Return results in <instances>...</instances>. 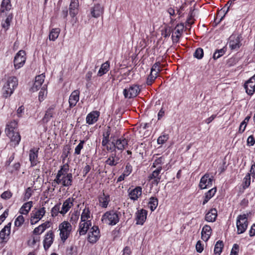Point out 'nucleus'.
<instances>
[{
  "mask_svg": "<svg viewBox=\"0 0 255 255\" xmlns=\"http://www.w3.org/2000/svg\"><path fill=\"white\" fill-rule=\"evenodd\" d=\"M121 213L114 210L107 211L102 216V221L109 225L114 226L120 220Z\"/></svg>",
  "mask_w": 255,
  "mask_h": 255,
  "instance_id": "nucleus-1",
  "label": "nucleus"
},
{
  "mask_svg": "<svg viewBox=\"0 0 255 255\" xmlns=\"http://www.w3.org/2000/svg\"><path fill=\"white\" fill-rule=\"evenodd\" d=\"M248 214H244L238 216L236 223L237 234H243L246 231L248 225Z\"/></svg>",
  "mask_w": 255,
  "mask_h": 255,
  "instance_id": "nucleus-2",
  "label": "nucleus"
},
{
  "mask_svg": "<svg viewBox=\"0 0 255 255\" xmlns=\"http://www.w3.org/2000/svg\"><path fill=\"white\" fill-rule=\"evenodd\" d=\"M16 129L7 125L5 128L6 135L10 139L11 142H14V146L17 145L21 140L20 134Z\"/></svg>",
  "mask_w": 255,
  "mask_h": 255,
  "instance_id": "nucleus-3",
  "label": "nucleus"
},
{
  "mask_svg": "<svg viewBox=\"0 0 255 255\" xmlns=\"http://www.w3.org/2000/svg\"><path fill=\"white\" fill-rule=\"evenodd\" d=\"M59 229L60 231V236L61 239L63 242H64L70 235L72 226L69 222L64 221L60 224Z\"/></svg>",
  "mask_w": 255,
  "mask_h": 255,
  "instance_id": "nucleus-4",
  "label": "nucleus"
},
{
  "mask_svg": "<svg viewBox=\"0 0 255 255\" xmlns=\"http://www.w3.org/2000/svg\"><path fill=\"white\" fill-rule=\"evenodd\" d=\"M26 60L25 52L24 50L19 51L14 57V66L16 69L23 66Z\"/></svg>",
  "mask_w": 255,
  "mask_h": 255,
  "instance_id": "nucleus-5",
  "label": "nucleus"
},
{
  "mask_svg": "<svg viewBox=\"0 0 255 255\" xmlns=\"http://www.w3.org/2000/svg\"><path fill=\"white\" fill-rule=\"evenodd\" d=\"M140 92L138 86L133 85L128 88H125L124 90L123 94L126 98L131 99L137 96Z\"/></svg>",
  "mask_w": 255,
  "mask_h": 255,
  "instance_id": "nucleus-6",
  "label": "nucleus"
},
{
  "mask_svg": "<svg viewBox=\"0 0 255 255\" xmlns=\"http://www.w3.org/2000/svg\"><path fill=\"white\" fill-rule=\"evenodd\" d=\"M128 139L123 136L116 140L113 139L112 141V144L113 145L114 148L113 150L115 151V149L117 148L118 150L123 151L128 147Z\"/></svg>",
  "mask_w": 255,
  "mask_h": 255,
  "instance_id": "nucleus-7",
  "label": "nucleus"
},
{
  "mask_svg": "<svg viewBox=\"0 0 255 255\" xmlns=\"http://www.w3.org/2000/svg\"><path fill=\"white\" fill-rule=\"evenodd\" d=\"M242 37L241 35L236 34H232L229 38V47L231 50H238L241 45L240 38Z\"/></svg>",
  "mask_w": 255,
  "mask_h": 255,
  "instance_id": "nucleus-8",
  "label": "nucleus"
},
{
  "mask_svg": "<svg viewBox=\"0 0 255 255\" xmlns=\"http://www.w3.org/2000/svg\"><path fill=\"white\" fill-rule=\"evenodd\" d=\"M244 87L249 95L254 94L255 92V74L245 83Z\"/></svg>",
  "mask_w": 255,
  "mask_h": 255,
  "instance_id": "nucleus-9",
  "label": "nucleus"
},
{
  "mask_svg": "<svg viewBox=\"0 0 255 255\" xmlns=\"http://www.w3.org/2000/svg\"><path fill=\"white\" fill-rule=\"evenodd\" d=\"M100 230L98 226H94L91 229L88 235V241L92 244L95 243L99 239Z\"/></svg>",
  "mask_w": 255,
  "mask_h": 255,
  "instance_id": "nucleus-10",
  "label": "nucleus"
},
{
  "mask_svg": "<svg viewBox=\"0 0 255 255\" xmlns=\"http://www.w3.org/2000/svg\"><path fill=\"white\" fill-rule=\"evenodd\" d=\"M147 214V211L145 209L137 210L135 213L136 224L142 225L146 219Z\"/></svg>",
  "mask_w": 255,
  "mask_h": 255,
  "instance_id": "nucleus-11",
  "label": "nucleus"
},
{
  "mask_svg": "<svg viewBox=\"0 0 255 255\" xmlns=\"http://www.w3.org/2000/svg\"><path fill=\"white\" fill-rule=\"evenodd\" d=\"M213 177H210L209 174H206L202 177L199 183V187L201 189H204L212 185Z\"/></svg>",
  "mask_w": 255,
  "mask_h": 255,
  "instance_id": "nucleus-12",
  "label": "nucleus"
},
{
  "mask_svg": "<svg viewBox=\"0 0 255 255\" xmlns=\"http://www.w3.org/2000/svg\"><path fill=\"white\" fill-rule=\"evenodd\" d=\"M11 223H8L0 232V239L1 243H6L10 233Z\"/></svg>",
  "mask_w": 255,
  "mask_h": 255,
  "instance_id": "nucleus-13",
  "label": "nucleus"
},
{
  "mask_svg": "<svg viewBox=\"0 0 255 255\" xmlns=\"http://www.w3.org/2000/svg\"><path fill=\"white\" fill-rule=\"evenodd\" d=\"M54 234L52 231H48L45 236L43 241V247L45 250H47L53 242Z\"/></svg>",
  "mask_w": 255,
  "mask_h": 255,
  "instance_id": "nucleus-14",
  "label": "nucleus"
},
{
  "mask_svg": "<svg viewBox=\"0 0 255 255\" xmlns=\"http://www.w3.org/2000/svg\"><path fill=\"white\" fill-rule=\"evenodd\" d=\"M39 148H31L29 150V160L31 163V166L33 167L37 164L38 162V154Z\"/></svg>",
  "mask_w": 255,
  "mask_h": 255,
  "instance_id": "nucleus-15",
  "label": "nucleus"
},
{
  "mask_svg": "<svg viewBox=\"0 0 255 255\" xmlns=\"http://www.w3.org/2000/svg\"><path fill=\"white\" fill-rule=\"evenodd\" d=\"M79 0H71L69 5V14L72 17H74L79 12Z\"/></svg>",
  "mask_w": 255,
  "mask_h": 255,
  "instance_id": "nucleus-16",
  "label": "nucleus"
},
{
  "mask_svg": "<svg viewBox=\"0 0 255 255\" xmlns=\"http://www.w3.org/2000/svg\"><path fill=\"white\" fill-rule=\"evenodd\" d=\"M104 7L100 4H95L91 9V14L92 16L97 18L100 16L104 12Z\"/></svg>",
  "mask_w": 255,
  "mask_h": 255,
  "instance_id": "nucleus-17",
  "label": "nucleus"
},
{
  "mask_svg": "<svg viewBox=\"0 0 255 255\" xmlns=\"http://www.w3.org/2000/svg\"><path fill=\"white\" fill-rule=\"evenodd\" d=\"M100 112L94 111L88 114L86 117V123L89 125H92L96 123L100 116Z\"/></svg>",
  "mask_w": 255,
  "mask_h": 255,
  "instance_id": "nucleus-18",
  "label": "nucleus"
},
{
  "mask_svg": "<svg viewBox=\"0 0 255 255\" xmlns=\"http://www.w3.org/2000/svg\"><path fill=\"white\" fill-rule=\"evenodd\" d=\"M80 92L78 90H75L72 92L69 99V103L70 108L76 106L77 103L79 100Z\"/></svg>",
  "mask_w": 255,
  "mask_h": 255,
  "instance_id": "nucleus-19",
  "label": "nucleus"
},
{
  "mask_svg": "<svg viewBox=\"0 0 255 255\" xmlns=\"http://www.w3.org/2000/svg\"><path fill=\"white\" fill-rule=\"evenodd\" d=\"M44 77L43 74L35 77V82L31 88L32 92L37 91L40 88L44 82Z\"/></svg>",
  "mask_w": 255,
  "mask_h": 255,
  "instance_id": "nucleus-20",
  "label": "nucleus"
},
{
  "mask_svg": "<svg viewBox=\"0 0 255 255\" xmlns=\"http://www.w3.org/2000/svg\"><path fill=\"white\" fill-rule=\"evenodd\" d=\"M73 198H69L66 199L63 204L62 210L60 211V213L62 215L66 214L73 206Z\"/></svg>",
  "mask_w": 255,
  "mask_h": 255,
  "instance_id": "nucleus-21",
  "label": "nucleus"
},
{
  "mask_svg": "<svg viewBox=\"0 0 255 255\" xmlns=\"http://www.w3.org/2000/svg\"><path fill=\"white\" fill-rule=\"evenodd\" d=\"M141 193L142 188L140 186H137L129 192L128 195L130 199L135 201L141 195Z\"/></svg>",
  "mask_w": 255,
  "mask_h": 255,
  "instance_id": "nucleus-22",
  "label": "nucleus"
},
{
  "mask_svg": "<svg viewBox=\"0 0 255 255\" xmlns=\"http://www.w3.org/2000/svg\"><path fill=\"white\" fill-rule=\"evenodd\" d=\"M217 217V210L216 208L211 209L205 215V219L208 222H214Z\"/></svg>",
  "mask_w": 255,
  "mask_h": 255,
  "instance_id": "nucleus-23",
  "label": "nucleus"
},
{
  "mask_svg": "<svg viewBox=\"0 0 255 255\" xmlns=\"http://www.w3.org/2000/svg\"><path fill=\"white\" fill-rule=\"evenodd\" d=\"M55 106L52 105L46 111L45 115L42 119L44 123H47L53 117V115L55 114Z\"/></svg>",
  "mask_w": 255,
  "mask_h": 255,
  "instance_id": "nucleus-24",
  "label": "nucleus"
},
{
  "mask_svg": "<svg viewBox=\"0 0 255 255\" xmlns=\"http://www.w3.org/2000/svg\"><path fill=\"white\" fill-rule=\"evenodd\" d=\"M50 227V222L46 221L45 223L39 225L38 227L35 228L33 231V234L34 235H39L42 233L47 228Z\"/></svg>",
  "mask_w": 255,
  "mask_h": 255,
  "instance_id": "nucleus-25",
  "label": "nucleus"
},
{
  "mask_svg": "<svg viewBox=\"0 0 255 255\" xmlns=\"http://www.w3.org/2000/svg\"><path fill=\"white\" fill-rule=\"evenodd\" d=\"M17 84L18 81L17 78L15 77H10L8 79L7 82L3 86H6V88H10L14 91V89L17 87Z\"/></svg>",
  "mask_w": 255,
  "mask_h": 255,
  "instance_id": "nucleus-26",
  "label": "nucleus"
},
{
  "mask_svg": "<svg viewBox=\"0 0 255 255\" xmlns=\"http://www.w3.org/2000/svg\"><path fill=\"white\" fill-rule=\"evenodd\" d=\"M62 184L64 187H69L72 185L73 176L72 173L67 174L66 175L62 177Z\"/></svg>",
  "mask_w": 255,
  "mask_h": 255,
  "instance_id": "nucleus-27",
  "label": "nucleus"
},
{
  "mask_svg": "<svg viewBox=\"0 0 255 255\" xmlns=\"http://www.w3.org/2000/svg\"><path fill=\"white\" fill-rule=\"evenodd\" d=\"M99 201L103 208H106L108 206L110 201V196L108 195H105L103 192L102 194L99 197Z\"/></svg>",
  "mask_w": 255,
  "mask_h": 255,
  "instance_id": "nucleus-28",
  "label": "nucleus"
},
{
  "mask_svg": "<svg viewBox=\"0 0 255 255\" xmlns=\"http://www.w3.org/2000/svg\"><path fill=\"white\" fill-rule=\"evenodd\" d=\"M90 226H91V223L90 221L87 222H84L83 223H80L79 229L80 235H85L89 230Z\"/></svg>",
  "mask_w": 255,
  "mask_h": 255,
  "instance_id": "nucleus-29",
  "label": "nucleus"
},
{
  "mask_svg": "<svg viewBox=\"0 0 255 255\" xmlns=\"http://www.w3.org/2000/svg\"><path fill=\"white\" fill-rule=\"evenodd\" d=\"M216 191V187H214L206 192L205 194L204 199L203 201V205L206 204L208 201L214 196Z\"/></svg>",
  "mask_w": 255,
  "mask_h": 255,
  "instance_id": "nucleus-30",
  "label": "nucleus"
},
{
  "mask_svg": "<svg viewBox=\"0 0 255 255\" xmlns=\"http://www.w3.org/2000/svg\"><path fill=\"white\" fill-rule=\"evenodd\" d=\"M109 68L110 63L109 61H106L102 64L101 67L98 72V76L99 77L103 76L109 70Z\"/></svg>",
  "mask_w": 255,
  "mask_h": 255,
  "instance_id": "nucleus-31",
  "label": "nucleus"
},
{
  "mask_svg": "<svg viewBox=\"0 0 255 255\" xmlns=\"http://www.w3.org/2000/svg\"><path fill=\"white\" fill-rule=\"evenodd\" d=\"M60 31L59 28H52L49 34V40L54 41L58 38Z\"/></svg>",
  "mask_w": 255,
  "mask_h": 255,
  "instance_id": "nucleus-32",
  "label": "nucleus"
},
{
  "mask_svg": "<svg viewBox=\"0 0 255 255\" xmlns=\"http://www.w3.org/2000/svg\"><path fill=\"white\" fill-rule=\"evenodd\" d=\"M224 248V243L222 241H218L215 244L214 253L216 255H220Z\"/></svg>",
  "mask_w": 255,
  "mask_h": 255,
  "instance_id": "nucleus-33",
  "label": "nucleus"
},
{
  "mask_svg": "<svg viewBox=\"0 0 255 255\" xmlns=\"http://www.w3.org/2000/svg\"><path fill=\"white\" fill-rule=\"evenodd\" d=\"M12 18H13V15L12 13H10L7 15L4 22H2L1 23V26H2V28L5 29V31H6L7 29H8V28L10 26V23L12 21Z\"/></svg>",
  "mask_w": 255,
  "mask_h": 255,
  "instance_id": "nucleus-34",
  "label": "nucleus"
},
{
  "mask_svg": "<svg viewBox=\"0 0 255 255\" xmlns=\"http://www.w3.org/2000/svg\"><path fill=\"white\" fill-rule=\"evenodd\" d=\"M226 50L227 48L225 47H224L223 48L220 49H217L213 54V58L214 60H216L219 58L226 53Z\"/></svg>",
  "mask_w": 255,
  "mask_h": 255,
  "instance_id": "nucleus-35",
  "label": "nucleus"
},
{
  "mask_svg": "<svg viewBox=\"0 0 255 255\" xmlns=\"http://www.w3.org/2000/svg\"><path fill=\"white\" fill-rule=\"evenodd\" d=\"M158 199L156 197H152L149 199L148 205L151 211H153L158 205Z\"/></svg>",
  "mask_w": 255,
  "mask_h": 255,
  "instance_id": "nucleus-36",
  "label": "nucleus"
},
{
  "mask_svg": "<svg viewBox=\"0 0 255 255\" xmlns=\"http://www.w3.org/2000/svg\"><path fill=\"white\" fill-rule=\"evenodd\" d=\"M179 26V24H177V26L175 28V33L177 34V35L175 36V37H174L173 35H172V41H173V42H174V43H175V42L177 43V42H178L179 39L180 38V35L181 34V33L182 32V29H183V26H184L183 24L181 23L180 24V26L182 27L181 29H179L178 28L176 29L177 27H178Z\"/></svg>",
  "mask_w": 255,
  "mask_h": 255,
  "instance_id": "nucleus-37",
  "label": "nucleus"
},
{
  "mask_svg": "<svg viewBox=\"0 0 255 255\" xmlns=\"http://www.w3.org/2000/svg\"><path fill=\"white\" fill-rule=\"evenodd\" d=\"M90 211L89 207H85L83 210L81 216V222H85L86 220L90 218Z\"/></svg>",
  "mask_w": 255,
  "mask_h": 255,
  "instance_id": "nucleus-38",
  "label": "nucleus"
},
{
  "mask_svg": "<svg viewBox=\"0 0 255 255\" xmlns=\"http://www.w3.org/2000/svg\"><path fill=\"white\" fill-rule=\"evenodd\" d=\"M162 170V167L161 166L158 167L155 170H154L152 174L149 175L148 176V178L149 180H151L153 178H157L158 177H161V175H160V173L161 172V171Z\"/></svg>",
  "mask_w": 255,
  "mask_h": 255,
  "instance_id": "nucleus-39",
  "label": "nucleus"
},
{
  "mask_svg": "<svg viewBox=\"0 0 255 255\" xmlns=\"http://www.w3.org/2000/svg\"><path fill=\"white\" fill-rule=\"evenodd\" d=\"M251 118V116H247L246 117L245 120L241 123L240 128L239 129V132L240 133L243 132L247 126V123L249 121L250 119Z\"/></svg>",
  "mask_w": 255,
  "mask_h": 255,
  "instance_id": "nucleus-40",
  "label": "nucleus"
},
{
  "mask_svg": "<svg viewBox=\"0 0 255 255\" xmlns=\"http://www.w3.org/2000/svg\"><path fill=\"white\" fill-rule=\"evenodd\" d=\"M232 3L233 2L231 0L228 1L227 3L225 4L224 7L221 10V11L223 10V12H224V14L221 17L218 23L220 22L223 20L225 15L229 11L230 6L232 4Z\"/></svg>",
  "mask_w": 255,
  "mask_h": 255,
  "instance_id": "nucleus-41",
  "label": "nucleus"
},
{
  "mask_svg": "<svg viewBox=\"0 0 255 255\" xmlns=\"http://www.w3.org/2000/svg\"><path fill=\"white\" fill-rule=\"evenodd\" d=\"M169 135L167 133H163L158 137L157 142L158 144H163L169 139Z\"/></svg>",
  "mask_w": 255,
  "mask_h": 255,
  "instance_id": "nucleus-42",
  "label": "nucleus"
},
{
  "mask_svg": "<svg viewBox=\"0 0 255 255\" xmlns=\"http://www.w3.org/2000/svg\"><path fill=\"white\" fill-rule=\"evenodd\" d=\"M79 215L80 212L79 211H74L71 215L70 222L72 224H76L79 219Z\"/></svg>",
  "mask_w": 255,
  "mask_h": 255,
  "instance_id": "nucleus-43",
  "label": "nucleus"
},
{
  "mask_svg": "<svg viewBox=\"0 0 255 255\" xmlns=\"http://www.w3.org/2000/svg\"><path fill=\"white\" fill-rule=\"evenodd\" d=\"M160 65V63L159 62H157L154 63L151 68V73H154L155 75H157V74L161 71Z\"/></svg>",
  "mask_w": 255,
  "mask_h": 255,
  "instance_id": "nucleus-44",
  "label": "nucleus"
},
{
  "mask_svg": "<svg viewBox=\"0 0 255 255\" xmlns=\"http://www.w3.org/2000/svg\"><path fill=\"white\" fill-rule=\"evenodd\" d=\"M2 95L4 98L9 97L13 92V90L10 88H6V86H3L2 89Z\"/></svg>",
  "mask_w": 255,
  "mask_h": 255,
  "instance_id": "nucleus-45",
  "label": "nucleus"
},
{
  "mask_svg": "<svg viewBox=\"0 0 255 255\" xmlns=\"http://www.w3.org/2000/svg\"><path fill=\"white\" fill-rule=\"evenodd\" d=\"M45 85H44L41 89V90L40 91L39 93V100L40 101H42L44 100L45 96L47 94V91L46 90V88L45 87Z\"/></svg>",
  "mask_w": 255,
  "mask_h": 255,
  "instance_id": "nucleus-46",
  "label": "nucleus"
},
{
  "mask_svg": "<svg viewBox=\"0 0 255 255\" xmlns=\"http://www.w3.org/2000/svg\"><path fill=\"white\" fill-rule=\"evenodd\" d=\"M41 216H39L36 212H35L31 217L30 223L31 225L35 224L37 223L41 219Z\"/></svg>",
  "mask_w": 255,
  "mask_h": 255,
  "instance_id": "nucleus-47",
  "label": "nucleus"
},
{
  "mask_svg": "<svg viewBox=\"0 0 255 255\" xmlns=\"http://www.w3.org/2000/svg\"><path fill=\"white\" fill-rule=\"evenodd\" d=\"M61 203L57 204L53 207L51 210V216L52 217H55L58 215V213H60Z\"/></svg>",
  "mask_w": 255,
  "mask_h": 255,
  "instance_id": "nucleus-48",
  "label": "nucleus"
},
{
  "mask_svg": "<svg viewBox=\"0 0 255 255\" xmlns=\"http://www.w3.org/2000/svg\"><path fill=\"white\" fill-rule=\"evenodd\" d=\"M251 184V174L248 173L244 178V188L246 189Z\"/></svg>",
  "mask_w": 255,
  "mask_h": 255,
  "instance_id": "nucleus-49",
  "label": "nucleus"
},
{
  "mask_svg": "<svg viewBox=\"0 0 255 255\" xmlns=\"http://www.w3.org/2000/svg\"><path fill=\"white\" fill-rule=\"evenodd\" d=\"M70 149V146L68 145H66L64 147L61 156L63 160H65L68 157Z\"/></svg>",
  "mask_w": 255,
  "mask_h": 255,
  "instance_id": "nucleus-50",
  "label": "nucleus"
},
{
  "mask_svg": "<svg viewBox=\"0 0 255 255\" xmlns=\"http://www.w3.org/2000/svg\"><path fill=\"white\" fill-rule=\"evenodd\" d=\"M204 52L203 50L201 48H198L194 53V56L198 59H200L203 57Z\"/></svg>",
  "mask_w": 255,
  "mask_h": 255,
  "instance_id": "nucleus-51",
  "label": "nucleus"
},
{
  "mask_svg": "<svg viewBox=\"0 0 255 255\" xmlns=\"http://www.w3.org/2000/svg\"><path fill=\"white\" fill-rule=\"evenodd\" d=\"M85 143L84 140H80L79 143L77 145L75 149V154L79 155L81 153V150L83 148V145Z\"/></svg>",
  "mask_w": 255,
  "mask_h": 255,
  "instance_id": "nucleus-52",
  "label": "nucleus"
},
{
  "mask_svg": "<svg viewBox=\"0 0 255 255\" xmlns=\"http://www.w3.org/2000/svg\"><path fill=\"white\" fill-rule=\"evenodd\" d=\"M24 221V217L22 215L18 216L15 220L14 225L16 227L21 226Z\"/></svg>",
  "mask_w": 255,
  "mask_h": 255,
  "instance_id": "nucleus-53",
  "label": "nucleus"
},
{
  "mask_svg": "<svg viewBox=\"0 0 255 255\" xmlns=\"http://www.w3.org/2000/svg\"><path fill=\"white\" fill-rule=\"evenodd\" d=\"M1 6L2 7H4L6 10L10 9L11 7L10 0H2Z\"/></svg>",
  "mask_w": 255,
  "mask_h": 255,
  "instance_id": "nucleus-54",
  "label": "nucleus"
},
{
  "mask_svg": "<svg viewBox=\"0 0 255 255\" xmlns=\"http://www.w3.org/2000/svg\"><path fill=\"white\" fill-rule=\"evenodd\" d=\"M119 163V161L115 160L114 159L108 158L105 161V163L111 166H116Z\"/></svg>",
  "mask_w": 255,
  "mask_h": 255,
  "instance_id": "nucleus-55",
  "label": "nucleus"
},
{
  "mask_svg": "<svg viewBox=\"0 0 255 255\" xmlns=\"http://www.w3.org/2000/svg\"><path fill=\"white\" fill-rule=\"evenodd\" d=\"M154 73H151L150 72V75L148 76L146 81V84L147 85H151L152 82L154 81V80L156 78V75H153Z\"/></svg>",
  "mask_w": 255,
  "mask_h": 255,
  "instance_id": "nucleus-56",
  "label": "nucleus"
},
{
  "mask_svg": "<svg viewBox=\"0 0 255 255\" xmlns=\"http://www.w3.org/2000/svg\"><path fill=\"white\" fill-rule=\"evenodd\" d=\"M212 232V229L211 227L209 225H205L202 230L201 233L207 234V235L211 236Z\"/></svg>",
  "mask_w": 255,
  "mask_h": 255,
  "instance_id": "nucleus-57",
  "label": "nucleus"
},
{
  "mask_svg": "<svg viewBox=\"0 0 255 255\" xmlns=\"http://www.w3.org/2000/svg\"><path fill=\"white\" fill-rule=\"evenodd\" d=\"M132 170V167L129 163H128L126 166L124 173L127 176H128Z\"/></svg>",
  "mask_w": 255,
  "mask_h": 255,
  "instance_id": "nucleus-58",
  "label": "nucleus"
},
{
  "mask_svg": "<svg viewBox=\"0 0 255 255\" xmlns=\"http://www.w3.org/2000/svg\"><path fill=\"white\" fill-rule=\"evenodd\" d=\"M12 193L9 191H6L3 192L1 195V197L5 200L9 199L12 196Z\"/></svg>",
  "mask_w": 255,
  "mask_h": 255,
  "instance_id": "nucleus-59",
  "label": "nucleus"
},
{
  "mask_svg": "<svg viewBox=\"0 0 255 255\" xmlns=\"http://www.w3.org/2000/svg\"><path fill=\"white\" fill-rule=\"evenodd\" d=\"M32 195V190L30 187H28L26 189L24 197V200L26 201Z\"/></svg>",
  "mask_w": 255,
  "mask_h": 255,
  "instance_id": "nucleus-60",
  "label": "nucleus"
},
{
  "mask_svg": "<svg viewBox=\"0 0 255 255\" xmlns=\"http://www.w3.org/2000/svg\"><path fill=\"white\" fill-rule=\"evenodd\" d=\"M203 245L200 241H198L196 245V250L198 253H201L203 251Z\"/></svg>",
  "mask_w": 255,
  "mask_h": 255,
  "instance_id": "nucleus-61",
  "label": "nucleus"
},
{
  "mask_svg": "<svg viewBox=\"0 0 255 255\" xmlns=\"http://www.w3.org/2000/svg\"><path fill=\"white\" fill-rule=\"evenodd\" d=\"M255 143V139L253 135H251L247 139V144L249 146H253Z\"/></svg>",
  "mask_w": 255,
  "mask_h": 255,
  "instance_id": "nucleus-62",
  "label": "nucleus"
},
{
  "mask_svg": "<svg viewBox=\"0 0 255 255\" xmlns=\"http://www.w3.org/2000/svg\"><path fill=\"white\" fill-rule=\"evenodd\" d=\"M32 206V201H29V202H27L24 203L22 205L21 208L23 209H27V210H28L30 211Z\"/></svg>",
  "mask_w": 255,
  "mask_h": 255,
  "instance_id": "nucleus-63",
  "label": "nucleus"
},
{
  "mask_svg": "<svg viewBox=\"0 0 255 255\" xmlns=\"http://www.w3.org/2000/svg\"><path fill=\"white\" fill-rule=\"evenodd\" d=\"M249 235L250 237L255 236V223L252 226L249 232Z\"/></svg>",
  "mask_w": 255,
  "mask_h": 255,
  "instance_id": "nucleus-64",
  "label": "nucleus"
}]
</instances>
